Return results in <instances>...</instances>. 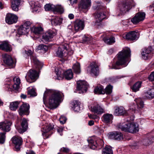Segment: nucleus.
I'll use <instances>...</instances> for the list:
<instances>
[{"label": "nucleus", "mask_w": 154, "mask_h": 154, "mask_svg": "<svg viewBox=\"0 0 154 154\" xmlns=\"http://www.w3.org/2000/svg\"><path fill=\"white\" fill-rule=\"evenodd\" d=\"M49 95L47 106L50 109L56 108L63 100V94L60 91L54 90H47L45 91L43 97L44 103L48 95Z\"/></svg>", "instance_id": "f257e3e1"}, {"label": "nucleus", "mask_w": 154, "mask_h": 154, "mask_svg": "<svg viewBox=\"0 0 154 154\" xmlns=\"http://www.w3.org/2000/svg\"><path fill=\"white\" fill-rule=\"evenodd\" d=\"M131 51L128 48L123 49L122 51L119 52L118 54V60L115 64L113 65L111 68L115 69H120L119 66H126L128 63V57L130 56Z\"/></svg>", "instance_id": "f03ea898"}, {"label": "nucleus", "mask_w": 154, "mask_h": 154, "mask_svg": "<svg viewBox=\"0 0 154 154\" xmlns=\"http://www.w3.org/2000/svg\"><path fill=\"white\" fill-rule=\"evenodd\" d=\"M118 128L122 131L131 133H136L139 131L138 126L134 123H126L123 125H120Z\"/></svg>", "instance_id": "7ed1b4c3"}, {"label": "nucleus", "mask_w": 154, "mask_h": 154, "mask_svg": "<svg viewBox=\"0 0 154 154\" xmlns=\"http://www.w3.org/2000/svg\"><path fill=\"white\" fill-rule=\"evenodd\" d=\"M77 92L79 93L86 92L88 86L87 82L85 81L80 80L77 82Z\"/></svg>", "instance_id": "20e7f679"}, {"label": "nucleus", "mask_w": 154, "mask_h": 154, "mask_svg": "<svg viewBox=\"0 0 154 154\" xmlns=\"http://www.w3.org/2000/svg\"><path fill=\"white\" fill-rule=\"evenodd\" d=\"M88 141L89 143V145L91 148L93 149H96L98 146H99V144H98L99 141L100 143L102 144V145H101L100 147H98V149H100L102 147L103 143V141L100 139L96 140V138L94 137L89 138L88 140Z\"/></svg>", "instance_id": "39448f33"}, {"label": "nucleus", "mask_w": 154, "mask_h": 154, "mask_svg": "<svg viewBox=\"0 0 154 154\" xmlns=\"http://www.w3.org/2000/svg\"><path fill=\"white\" fill-rule=\"evenodd\" d=\"M67 45L65 44L58 47L56 52L57 56L61 58L66 57L67 55Z\"/></svg>", "instance_id": "423d86ee"}, {"label": "nucleus", "mask_w": 154, "mask_h": 154, "mask_svg": "<svg viewBox=\"0 0 154 154\" xmlns=\"http://www.w3.org/2000/svg\"><path fill=\"white\" fill-rule=\"evenodd\" d=\"M131 0H126L123 1L122 4L119 5V8L120 11L122 13H125L128 11L131 8Z\"/></svg>", "instance_id": "0eeeda50"}, {"label": "nucleus", "mask_w": 154, "mask_h": 154, "mask_svg": "<svg viewBox=\"0 0 154 154\" xmlns=\"http://www.w3.org/2000/svg\"><path fill=\"white\" fill-rule=\"evenodd\" d=\"M25 54L28 56H31L30 58L31 60L33 62V63L36 65L37 67H38L39 69L41 68L43 65L42 63L39 62V61L37 59L36 57L32 55L33 52L30 50H25Z\"/></svg>", "instance_id": "6e6552de"}, {"label": "nucleus", "mask_w": 154, "mask_h": 154, "mask_svg": "<svg viewBox=\"0 0 154 154\" xmlns=\"http://www.w3.org/2000/svg\"><path fill=\"white\" fill-rule=\"evenodd\" d=\"M90 109L92 112L97 115H100L105 112L104 107L99 104L93 105Z\"/></svg>", "instance_id": "1a4fd4ad"}, {"label": "nucleus", "mask_w": 154, "mask_h": 154, "mask_svg": "<svg viewBox=\"0 0 154 154\" xmlns=\"http://www.w3.org/2000/svg\"><path fill=\"white\" fill-rule=\"evenodd\" d=\"M18 17L15 14L12 13H9L6 16V22L9 24H11L16 23L18 20Z\"/></svg>", "instance_id": "9d476101"}, {"label": "nucleus", "mask_w": 154, "mask_h": 154, "mask_svg": "<svg viewBox=\"0 0 154 154\" xmlns=\"http://www.w3.org/2000/svg\"><path fill=\"white\" fill-rule=\"evenodd\" d=\"M84 27L85 23L83 20L77 19L74 22V29L76 32L82 30L84 29Z\"/></svg>", "instance_id": "9b49d317"}, {"label": "nucleus", "mask_w": 154, "mask_h": 154, "mask_svg": "<svg viewBox=\"0 0 154 154\" xmlns=\"http://www.w3.org/2000/svg\"><path fill=\"white\" fill-rule=\"evenodd\" d=\"M38 76L37 72L35 70L31 69L27 72L25 78L27 82L31 83V82L29 81V78L32 80H36L37 79Z\"/></svg>", "instance_id": "f8f14e48"}, {"label": "nucleus", "mask_w": 154, "mask_h": 154, "mask_svg": "<svg viewBox=\"0 0 154 154\" xmlns=\"http://www.w3.org/2000/svg\"><path fill=\"white\" fill-rule=\"evenodd\" d=\"M108 137L111 139L120 140L123 139L124 137L120 132H112L108 134Z\"/></svg>", "instance_id": "ddd939ff"}, {"label": "nucleus", "mask_w": 154, "mask_h": 154, "mask_svg": "<svg viewBox=\"0 0 154 154\" xmlns=\"http://www.w3.org/2000/svg\"><path fill=\"white\" fill-rule=\"evenodd\" d=\"M145 14L144 12H139L131 20V21L133 23L136 24L140 21L143 20L145 18Z\"/></svg>", "instance_id": "4468645a"}, {"label": "nucleus", "mask_w": 154, "mask_h": 154, "mask_svg": "<svg viewBox=\"0 0 154 154\" xmlns=\"http://www.w3.org/2000/svg\"><path fill=\"white\" fill-rule=\"evenodd\" d=\"M87 71L88 72L95 76L99 74L98 67L95 63H92L88 67Z\"/></svg>", "instance_id": "2eb2a0df"}, {"label": "nucleus", "mask_w": 154, "mask_h": 154, "mask_svg": "<svg viewBox=\"0 0 154 154\" xmlns=\"http://www.w3.org/2000/svg\"><path fill=\"white\" fill-rule=\"evenodd\" d=\"M57 35V32L52 30L47 32L42 36V39L46 42L50 41L53 37Z\"/></svg>", "instance_id": "dca6fc26"}, {"label": "nucleus", "mask_w": 154, "mask_h": 154, "mask_svg": "<svg viewBox=\"0 0 154 154\" xmlns=\"http://www.w3.org/2000/svg\"><path fill=\"white\" fill-rule=\"evenodd\" d=\"M3 58L4 62L8 65L10 66H12L13 67L15 65V60H13L9 55L5 54L3 55Z\"/></svg>", "instance_id": "f3484780"}, {"label": "nucleus", "mask_w": 154, "mask_h": 154, "mask_svg": "<svg viewBox=\"0 0 154 154\" xmlns=\"http://www.w3.org/2000/svg\"><path fill=\"white\" fill-rule=\"evenodd\" d=\"M135 100L137 103L136 107H130V109L133 111L137 110V111H140L144 107V103L143 101L141 98H138Z\"/></svg>", "instance_id": "a211bd4d"}, {"label": "nucleus", "mask_w": 154, "mask_h": 154, "mask_svg": "<svg viewBox=\"0 0 154 154\" xmlns=\"http://www.w3.org/2000/svg\"><path fill=\"white\" fill-rule=\"evenodd\" d=\"M12 142L15 145L16 151H19L20 148V146L22 144V139L18 136H14L12 138Z\"/></svg>", "instance_id": "6ab92c4d"}, {"label": "nucleus", "mask_w": 154, "mask_h": 154, "mask_svg": "<svg viewBox=\"0 0 154 154\" xmlns=\"http://www.w3.org/2000/svg\"><path fill=\"white\" fill-rule=\"evenodd\" d=\"M11 123L8 121H5L0 122V129L5 131H8L11 129Z\"/></svg>", "instance_id": "aec40b11"}, {"label": "nucleus", "mask_w": 154, "mask_h": 154, "mask_svg": "<svg viewBox=\"0 0 154 154\" xmlns=\"http://www.w3.org/2000/svg\"><path fill=\"white\" fill-rule=\"evenodd\" d=\"M53 129L52 126L50 124L44 126L42 128L41 130L42 132V134L45 139L47 138L48 137L49 134L48 133Z\"/></svg>", "instance_id": "412c9836"}, {"label": "nucleus", "mask_w": 154, "mask_h": 154, "mask_svg": "<svg viewBox=\"0 0 154 154\" xmlns=\"http://www.w3.org/2000/svg\"><path fill=\"white\" fill-rule=\"evenodd\" d=\"M138 33L135 31L130 32L125 35L124 37L126 39L130 40H137L138 38Z\"/></svg>", "instance_id": "4be33fe9"}, {"label": "nucleus", "mask_w": 154, "mask_h": 154, "mask_svg": "<svg viewBox=\"0 0 154 154\" xmlns=\"http://www.w3.org/2000/svg\"><path fill=\"white\" fill-rule=\"evenodd\" d=\"M21 126L22 128H19L18 126L15 125L18 131L20 133H23L28 128L27 121L25 119H23L21 123Z\"/></svg>", "instance_id": "5701e85b"}, {"label": "nucleus", "mask_w": 154, "mask_h": 154, "mask_svg": "<svg viewBox=\"0 0 154 154\" xmlns=\"http://www.w3.org/2000/svg\"><path fill=\"white\" fill-rule=\"evenodd\" d=\"M113 119V115L112 114L109 113L104 114L102 117L103 122L106 124L112 123Z\"/></svg>", "instance_id": "b1692460"}, {"label": "nucleus", "mask_w": 154, "mask_h": 154, "mask_svg": "<svg viewBox=\"0 0 154 154\" xmlns=\"http://www.w3.org/2000/svg\"><path fill=\"white\" fill-rule=\"evenodd\" d=\"M91 0H82L79 5V8L81 9H86L90 6Z\"/></svg>", "instance_id": "393cba45"}, {"label": "nucleus", "mask_w": 154, "mask_h": 154, "mask_svg": "<svg viewBox=\"0 0 154 154\" xmlns=\"http://www.w3.org/2000/svg\"><path fill=\"white\" fill-rule=\"evenodd\" d=\"M29 108V105L28 104L23 103L21 106L19 110L20 115H22L26 113H27Z\"/></svg>", "instance_id": "a878e982"}, {"label": "nucleus", "mask_w": 154, "mask_h": 154, "mask_svg": "<svg viewBox=\"0 0 154 154\" xmlns=\"http://www.w3.org/2000/svg\"><path fill=\"white\" fill-rule=\"evenodd\" d=\"M95 18L96 19V24L99 25L103 19L105 18V14L102 12H97L95 14Z\"/></svg>", "instance_id": "bb28decb"}, {"label": "nucleus", "mask_w": 154, "mask_h": 154, "mask_svg": "<svg viewBox=\"0 0 154 154\" xmlns=\"http://www.w3.org/2000/svg\"><path fill=\"white\" fill-rule=\"evenodd\" d=\"M21 0H11V8L13 11H17L19 10Z\"/></svg>", "instance_id": "cd10ccee"}, {"label": "nucleus", "mask_w": 154, "mask_h": 154, "mask_svg": "<svg viewBox=\"0 0 154 154\" xmlns=\"http://www.w3.org/2000/svg\"><path fill=\"white\" fill-rule=\"evenodd\" d=\"M114 114L116 116L125 115L128 114L127 112L122 106L116 107L114 112Z\"/></svg>", "instance_id": "c85d7f7f"}, {"label": "nucleus", "mask_w": 154, "mask_h": 154, "mask_svg": "<svg viewBox=\"0 0 154 154\" xmlns=\"http://www.w3.org/2000/svg\"><path fill=\"white\" fill-rule=\"evenodd\" d=\"M0 49L6 51H10L12 50L11 46L7 41H4L0 44Z\"/></svg>", "instance_id": "c756f323"}, {"label": "nucleus", "mask_w": 154, "mask_h": 154, "mask_svg": "<svg viewBox=\"0 0 154 154\" xmlns=\"http://www.w3.org/2000/svg\"><path fill=\"white\" fill-rule=\"evenodd\" d=\"M152 51V48L150 47L145 48L143 49L141 52L142 58L144 60L148 59L149 54Z\"/></svg>", "instance_id": "7c9ffc66"}, {"label": "nucleus", "mask_w": 154, "mask_h": 154, "mask_svg": "<svg viewBox=\"0 0 154 154\" xmlns=\"http://www.w3.org/2000/svg\"><path fill=\"white\" fill-rule=\"evenodd\" d=\"M29 4L31 8L32 9V11L33 12L38 10L41 6L38 2H36L33 1L30 2Z\"/></svg>", "instance_id": "2f4dec72"}, {"label": "nucleus", "mask_w": 154, "mask_h": 154, "mask_svg": "<svg viewBox=\"0 0 154 154\" xmlns=\"http://www.w3.org/2000/svg\"><path fill=\"white\" fill-rule=\"evenodd\" d=\"M72 109L75 112H79L80 110V103L78 101H74L71 103Z\"/></svg>", "instance_id": "473e14b6"}, {"label": "nucleus", "mask_w": 154, "mask_h": 154, "mask_svg": "<svg viewBox=\"0 0 154 154\" xmlns=\"http://www.w3.org/2000/svg\"><path fill=\"white\" fill-rule=\"evenodd\" d=\"M29 31V29L28 28L22 25L19 28L18 34L20 35H24L27 33Z\"/></svg>", "instance_id": "72a5a7b5"}, {"label": "nucleus", "mask_w": 154, "mask_h": 154, "mask_svg": "<svg viewBox=\"0 0 154 154\" xmlns=\"http://www.w3.org/2000/svg\"><path fill=\"white\" fill-rule=\"evenodd\" d=\"M73 76V73L70 69L65 71L64 72L63 77L68 80H69L72 78Z\"/></svg>", "instance_id": "f704fd0d"}, {"label": "nucleus", "mask_w": 154, "mask_h": 154, "mask_svg": "<svg viewBox=\"0 0 154 154\" xmlns=\"http://www.w3.org/2000/svg\"><path fill=\"white\" fill-rule=\"evenodd\" d=\"M14 84L13 85V88L17 90L18 89L20 86V80L18 77H15L13 79Z\"/></svg>", "instance_id": "c9c22d12"}, {"label": "nucleus", "mask_w": 154, "mask_h": 154, "mask_svg": "<svg viewBox=\"0 0 154 154\" xmlns=\"http://www.w3.org/2000/svg\"><path fill=\"white\" fill-rule=\"evenodd\" d=\"M55 73L57 75V79L58 80L62 79L63 76L64 72L61 69H55Z\"/></svg>", "instance_id": "e433bc0d"}, {"label": "nucleus", "mask_w": 154, "mask_h": 154, "mask_svg": "<svg viewBox=\"0 0 154 154\" xmlns=\"http://www.w3.org/2000/svg\"><path fill=\"white\" fill-rule=\"evenodd\" d=\"M94 93L97 94H104L105 91L103 89V87L102 86L97 87L94 90Z\"/></svg>", "instance_id": "4c0bfd02"}, {"label": "nucleus", "mask_w": 154, "mask_h": 154, "mask_svg": "<svg viewBox=\"0 0 154 154\" xmlns=\"http://www.w3.org/2000/svg\"><path fill=\"white\" fill-rule=\"evenodd\" d=\"M141 82H138L134 84L131 87L132 91L136 92L139 90V88L141 87Z\"/></svg>", "instance_id": "58836bf2"}, {"label": "nucleus", "mask_w": 154, "mask_h": 154, "mask_svg": "<svg viewBox=\"0 0 154 154\" xmlns=\"http://www.w3.org/2000/svg\"><path fill=\"white\" fill-rule=\"evenodd\" d=\"M72 69L74 72L76 74H78L80 73V67L79 63L77 62L74 64L72 67Z\"/></svg>", "instance_id": "ea45409f"}, {"label": "nucleus", "mask_w": 154, "mask_h": 154, "mask_svg": "<svg viewBox=\"0 0 154 154\" xmlns=\"http://www.w3.org/2000/svg\"><path fill=\"white\" fill-rule=\"evenodd\" d=\"M102 154H113L111 147L106 146L102 151Z\"/></svg>", "instance_id": "a19ab883"}, {"label": "nucleus", "mask_w": 154, "mask_h": 154, "mask_svg": "<svg viewBox=\"0 0 154 154\" xmlns=\"http://www.w3.org/2000/svg\"><path fill=\"white\" fill-rule=\"evenodd\" d=\"M145 95L146 97L149 99L154 97V88L148 90L145 93Z\"/></svg>", "instance_id": "79ce46f5"}, {"label": "nucleus", "mask_w": 154, "mask_h": 154, "mask_svg": "<svg viewBox=\"0 0 154 154\" xmlns=\"http://www.w3.org/2000/svg\"><path fill=\"white\" fill-rule=\"evenodd\" d=\"M62 22V19L58 17H57L55 18L52 19L51 21L52 25L54 26L60 25Z\"/></svg>", "instance_id": "37998d69"}, {"label": "nucleus", "mask_w": 154, "mask_h": 154, "mask_svg": "<svg viewBox=\"0 0 154 154\" xmlns=\"http://www.w3.org/2000/svg\"><path fill=\"white\" fill-rule=\"evenodd\" d=\"M31 31L35 34H39L41 33L43 30V29L41 27H35L33 26L32 28Z\"/></svg>", "instance_id": "c03bdc74"}, {"label": "nucleus", "mask_w": 154, "mask_h": 154, "mask_svg": "<svg viewBox=\"0 0 154 154\" xmlns=\"http://www.w3.org/2000/svg\"><path fill=\"white\" fill-rule=\"evenodd\" d=\"M53 12H58L60 14L63 13L64 11L63 8L61 5H55Z\"/></svg>", "instance_id": "a18cd8bd"}, {"label": "nucleus", "mask_w": 154, "mask_h": 154, "mask_svg": "<svg viewBox=\"0 0 154 154\" xmlns=\"http://www.w3.org/2000/svg\"><path fill=\"white\" fill-rule=\"evenodd\" d=\"M103 41L107 44H111L115 42V38L113 37H111L109 38H105L103 39Z\"/></svg>", "instance_id": "49530a36"}, {"label": "nucleus", "mask_w": 154, "mask_h": 154, "mask_svg": "<svg viewBox=\"0 0 154 154\" xmlns=\"http://www.w3.org/2000/svg\"><path fill=\"white\" fill-rule=\"evenodd\" d=\"M19 103L17 101H15L12 102L10 105V108L12 110L15 111L18 107Z\"/></svg>", "instance_id": "de8ad7c7"}, {"label": "nucleus", "mask_w": 154, "mask_h": 154, "mask_svg": "<svg viewBox=\"0 0 154 154\" xmlns=\"http://www.w3.org/2000/svg\"><path fill=\"white\" fill-rule=\"evenodd\" d=\"M55 5L50 4H46L45 6V9L46 11H53Z\"/></svg>", "instance_id": "09e8293b"}, {"label": "nucleus", "mask_w": 154, "mask_h": 154, "mask_svg": "<svg viewBox=\"0 0 154 154\" xmlns=\"http://www.w3.org/2000/svg\"><path fill=\"white\" fill-rule=\"evenodd\" d=\"M92 40V38L90 36H86L85 35L83 36L82 38L83 42L84 43L85 42L91 43Z\"/></svg>", "instance_id": "8fccbe9b"}, {"label": "nucleus", "mask_w": 154, "mask_h": 154, "mask_svg": "<svg viewBox=\"0 0 154 154\" xmlns=\"http://www.w3.org/2000/svg\"><path fill=\"white\" fill-rule=\"evenodd\" d=\"M38 50H41L43 52H45L47 51L48 48V47L45 45H39L37 47V48Z\"/></svg>", "instance_id": "3c124183"}, {"label": "nucleus", "mask_w": 154, "mask_h": 154, "mask_svg": "<svg viewBox=\"0 0 154 154\" xmlns=\"http://www.w3.org/2000/svg\"><path fill=\"white\" fill-rule=\"evenodd\" d=\"M112 86L110 85H108L105 89L104 90L105 93L106 94H111L112 91Z\"/></svg>", "instance_id": "603ef678"}, {"label": "nucleus", "mask_w": 154, "mask_h": 154, "mask_svg": "<svg viewBox=\"0 0 154 154\" xmlns=\"http://www.w3.org/2000/svg\"><path fill=\"white\" fill-rule=\"evenodd\" d=\"M93 8L95 10H98L100 9H102L103 8V7L102 5H101L100 2L99 3L96 2L94 4L93 6Z\"/></svg>", "instance_id": "864d4df0"}, {"label": "nucleus", "mask_w": 154, "mask_h": 154, "mask_svg": "<svg viewBox=\"0 0 154 154\" xmlns=\"http://www.w3.org/2000/svg\"><path fill=\"white\" fill-rule=\"evenodd\" d=\"M5 133H0V143H4L5 139Z\"/></svg>", "instance_id": "5fc2aeb1"}, {"label": "nucleus", "mask_w": 154, "mask_h": 154, "mask_svg": "<svg viewBox=\"0 0 154 154\" xmlns=\"http://www.w3.org/2000/svg\"><path fill=\"white\" fill-rule=\"evenodd\" d=\"M28 94L32 96H35L37 95L35 89L33 88L28 91Z\"/></svg>", "instance_id": "6e6d98bb"}, {"label": "nucleus", "mask_w": 154, "mask_h": 154, "mask_svg": "<svg viewBox=\"0 0 154 154\" xmlns=\"http://www.w3.org/2000/svg\"><path fill=\"white\" fill-rule=\"evenodd\" d=\"M66 118L63 116H61L59 119L60 123L63 124L66 122Z\"/></svg>", "instance_id": "4d7b16f0"}, {"label": "nucleus", "mask_w": 154, "mask_h": 154, "mask_svg": "<svg viewBox=\"0 0 154 154\" xmlns=\"http://www.w3.org/2000/svg\"><path fill=\"white\" fill-rule=\"evenodd\" d=\"M30 25L31 23L29 21H26L23 25L24 27H25L26 28V27L28 28L29 29V31L30 28L31 29L32 28H31L30 27Z\"/></svg>", "instance_id": "13d9d810"}, {"label": "nucleus", "mask_w": 154, "mask_h": 154, "mask_svg": "<svg viewBox=\"0 0 154 154\" xmlns=\"http://www.w3.org/2000/svg\"><path fill=\"white\" fill-rule=\"evenodd\" d=\"M88 117L90 119H95L98 118V116L96 115L91 114L88 113Z\"/></svg>", "instance_id": "bf43d9fd"}, {"label": "nucleus", "mask_w": 154, "mask_h": 154, "mask_svg": "<svg viewBox=\"0 0 154 154\" xmlns=\"http://www.w3.org/2000/svg\"><path fill=\"white\" fill-rule=\"evenodd\" d=\"M149 79L151 81H154V71L152 72L148 77Z\"/></svg>", "instance_id": "052dcab7"}, {"label": "nucleus", "mask_w": 154, "mask_h": 154, "mask_svg": "<svg viewBox=\"0 0 154 154\" xmlns=\"http://www.w3.org/2000/svg\"><path fill=\"white\" fill-rule=\"evenodd\" d=\"M143 144L146 145L147 146L149 144L151 143L152 142L150 141L149 139H146L144 140L143 141Z\"/></svg>", "instance_id": "680f3d73"}, {"label": "nucleus", "mask_w": 154, "mask_h": 154, "mask_svg": "<svg viewBox=\"0 0 154 154\" xmlns=\"http://www.w3.org/2000/svg\"><path fill=\"white\" fill-rule=\"evenodd\" d=\"M63 130V128L62 127H61L59 128L58 129H57V132L60 134V135L61 136L62 135V132Z\"/></svg>", "instance_id": "e2e57ef3"}, {"label": "nucleus", "mask_w": 154, "mask_h": 154, "mask_svg": "<svg viewBox=\"0 0 154 154\" xmlns=\"http://www.w3.org/2000/svg\"><path fill=\"white\" fill-rule=\"evenodd\" d=\"M60 151L67 152L69 151V149L63 147L60 149Z\"/></svg>", "instance_id": "0e129e2a"}, {"label": "nucleus", "mask_w": 154, "mask_h": 154, "mask_svg": "<svg viewBox=\"0 0 154 154\" xmlns=\"http://www.w3.org/2000/svg\"><path fill=\"white\" fill-rule=\"evenodd\" d=\"M69 1L70 4L72 5L76 3L77 2V0H69Z\"/></svg>", "instance_id": "69168bd1"}, {"label": "nucleus", "mask_w": 154, "mask_h": 154, "mask_svg": "<svg viewBox=\"0 0 154 154\" xmlns=\"http://www.w3.org/2000/svg\"><path fill=\"white\" fill-rule=\"evenodd\" d=\"M94 124V122L93 120H90L88 122V124L90 126L93 125Z\"/></svg>", "instance_id": "338daca9"}, {"label": "nucleus", "mask_w": 154, "mask_h": 154, "mask_svg": "<svg viewBox=\"0 0 154 154\" xmlns=\"http://www.w3.org/2000/svg\"><path fill=\"white\" fill-rule=\"evenodd\" d=\"M68 17L70 19H73L74 15L72 14H70L68 15Z\"/></svg>", "instance_id": "774afa93"}]
</instances>
